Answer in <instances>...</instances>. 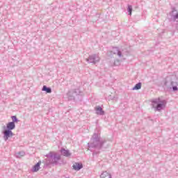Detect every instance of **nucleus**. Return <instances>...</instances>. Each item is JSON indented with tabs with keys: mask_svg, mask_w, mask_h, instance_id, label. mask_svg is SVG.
<instances>
[{
	"mask_svg": "<svg viewBox=\"0 0 178 178\" xmlns=\"http://www.w3.org/2000/svg\"><path fill=\"white\" fill-rule=\"evenodd\" d=\"M106 143V139L101 138V134L95 132L88 143V150L92 152L93 155H98Z\"/></svg>",
	"mask_w": 178,
	"mask_h": 178,
	"instance_id": "nucleus-1",
	"label": "nucleus"
},
{
	"mask_svg": "<svg viewBox=\"0 0 178 178\" xmlns=\"http://www.w3.org/2000/svg\"><path fill=\"white\" fill-rule=\"evenodd\" d=\"M164 86L172 88V91L178 90V77L176 75H168L164 81Z\"/></svg>",
	"mask_w": 178,
	"mask_h": 178,
	"instance_id": "nucleus-2",
	"label": "nucleus"
},
{
	"mask_svg": "<svg viewBox=\"0 0 178 178\" xmlns=\"http://www.w3.org/2000/svg\"><path fill=\"white\" fill-rule=\"evenodd\" d=\"M16 129V124L13 122H8L6 126L3 127V138L4 141H7L10 138V137H13L14 134L12 130H15Z\"/></svg>",
	"mask_w": 178,
	"mask_h": 178,
	"instance_id": "nucleus-3",
	"label": "nucleus"
},
{
	"mask_svg": "<svg viewBox=\"0 0 178 178\" xmlns=\"http://www.w3.org/2000/svg\"><path fill=\"white\" fill-rule=\"evenodd\" d=\"M46 156L49 159V163H46L47 166L49 165H60V163H59L62 159L60 154L54 152H50L49 154H46Z\"/></svg>",
	"mask_w": 178,
	"mask_h": 178,
	"instance_id": "nucleus-4",
	"label": "nucleus"
},
{
	"mask_svg": "<svg viewBox=\"0 0 178 178\" xmlns=\"http://www.w3.org/2000/svg\"><path fill=\"white\" fill-rule=\"evenodd\" d=\"M152 106L155 111L161 112L166 106V100H161V98L153 99Z\"/></svg>",
	"mask_w": 178,
	"mask_h": 178,
	"instance_id": "nucleus-5",
	"label": "nucleus"
},
{
	"mask_svg": "<svg viewBox=\"0 0 178 178\" xmlns=\"http://www.w3.org/2000/svg\"><path fill=\"white\" fill-rule=\"evenodd\" d=\"M99 60H101V58H99V55L98 54L90 55L88 58H86V62H88V63H92V65L98 63Z\"/></svg>",
	"mask_w": 178,
	"mask_h": 178,
	"instance_id": "nucleus-6",
	"label": "nucleus"
},
{
	"mask_svg": "<svg viewBox=\"0 0 178 178\" xmlns=\"http://www.w3.org/2000/svg\"><path fill=\"white\" fill-rule=\"evenodd\" d=\"M80 94V90L79 89H73L70 90L67 95L69 98V99H74V97H77V95H79Z\"/></svg>",
	"mask_w": 178,
	"mask_h": 178,
	"instance_id": "nucleus-7",
	"label": "nucleus"
},
{
	"mask_svg": "<svg viewBox=\"0 0 178 178\" xmlns=\"http://www.w3.org/2000/svg\"><path fill=\"white\" fill-rule=\"evenodd\" d=\"M175 12H176V8H172V10L171 13H170V22H177L178 23V13L175 14Z\"/></svg>",
	"mask_w": 178,
	"mask_h": 178,
	"instance_id": "nucleus-8",
	"label": "nucleus"
},
{
	"mask_svg": "<svg viewBox=\"0 0 178 178\" xmlns=\"http://www.w3.org/2000/svg\"><path fill=\"white\" fill-rule=\"evenodd\" d=\"M60 152L61 155H63V156H65L66 158H69L70 156H72V153L69 149L61 148V149L60 150Z\"/></svg>",
	"mask_w": 178,
	"mask_h": 178,
	"instance_id": "nucleus-9",
	"label": "nucleus"
},
{
	"mask_svg": "<svg viewBox=\"0 0 178 178\" xmlns=\"http://www.w3.org/2000/svg\"><path fill=\"white\" fill-rule=\"evenodd\" d=\"M95 111L96 114L99 115V116H104L105 115V111L99 106L95 107Z\"/></svg>",
	"mask_w": 178,
	"mask_h": 178,
	"instance_id": "nucleus-10",
	"label": "nucleus"
},
{
	"mask_svg": "<svg viewBox=\"0 0 178 178\" xmlns=\"http://www.w3.org/2000/svg\"><path fill=\"white\" fill-rule=\"evenodd\" d=\"M72 168L74 170H81V169H83V164L80 163H75L73 165Z\"/></svg>",
	"mask_w": 178,
	"mask_h": 178,
	"instance_id": "nucleus-11",
	"label": "nucleus"
},
{
	"mask_svg": "<svg viewBox=\"0 0 178 178\" xmlns=\"http://www.w3.org/2000/svg\"><path fill=\"white\" fill-rule=\"evenodd\" d=\"M111 54H113L114 55H116L117 54L120 58L122 57V51H120L118 47H113Z\"/></svg>",
	"mask_w": 178,
	"mask_h": 178,
	"instance_id": "nucleus-12",
	"label": "nucleus"
},
{
	"mask_svg": "<svg viewBox=\"0 0 178 178\" xmlns=\"http://www.w3.org/2000/svg\"><path fill=\"white\" fill-rule=\"evenodd\" d=\"M41 166V161H39L32 168V172H35L40 170Z\"/></svg>",
	"mask_w": 178,
	"mask_h": 178,
	"instance_id": "nucleus-13",
	"label": "nucleus"
},
{
	"mask_svg": "<svg viewBox=\"0 0 178 178\" xmlns=\"http://www.w3.org/2000/svg\"><path fill=\"white\" fill-rule=\"evenodd\" d=\"M100 178H112V175L107 171H104L100 175Z\"/></svg>",
	"mask_w": 178,
	"mask_h": 178,
	"instance_id": "nucleus-14",
	"label": "nucleus"
},
{
	"mask_svg": "<svg viewBox=\"0 0 178 178\" xmlns=\"http://www.w3.org/2000/svg\"><path fill=\"white\" fill-rule=\"evenodd\" d=\"M42 91H45L47 94H51L52 92V89L47 86H43Z\"/></svg>",
	"mask_w": 178,
	"mask_h": 178,
	"instance_id": "nucleus-15",
	"label": "nucleus"
},
{
	"mask_svg": "<svg viewBox=\"0 0 178 178\" xmlns=\"http://www.w3.org/2000/svg\"><path fill=\"white\" fill-rule=\"evenodd\" d=\"M141 86H143V83L141 82H139L136 83L134 87L132 88V90H141Z\"/></svg>",
	"mask_w": 178,
	"mask_h": 178,
	"instance_id": "nucleus-16",
	"label": "nucleus"
},
{
	"mask_svg": "<svg viewBox=\"0 0 178 178\" xmlns=\"http://www.w3.org/2000/svg\"><path fill=\"white\" fill-rule=\"evenodd\" d=\"M24 155H26V152H24L23 151L19 152L15 154L16 158H22V156H24Z\"/></svg>",
	"mask_w": 178,
	"mask_h": 178,
	"instance_id": "nucleus-17",
	"label": "nucleus"
},
{
	"mask_svg": "<svg viewBox=\"0 0 178 178\" xmlns=\"http://www.w3.org/2000/svg\"><path fill=\"white\" fill-rule=\"evenodd\" d=\"M127 12L129 13L128 15L129 16H131V13L133 12V6H131V5H128Z\"/></svg>",
	"mask_w": 178,
	"mask_h": 178,
	"instance_id": "nucleus-18",
	"label": "nucleus"
},
{
	"mask_svg": "<svg viewBox=\"0 0 178 178\" xmlns=\"http://www.w3.org/2000/svg\"><path fill=\"white\" fill-rule=\"evenodd\" d=\"M12 122L11 123H17L19 122V119H17V117L16 115H13L11 116Z\"/></svg>",
	"mask_w": 178,
	"mask_h": 178,
	"instance_id": "nucleus-19",
	"label": "nucleus"
},
{
	"mask_svg": "<svg viewBox=\"0 0 178 178\" xmlns=\"http://www.w3.org/2000/svg\"><path fill=\"white\" fill-rule=\"evenodd\" d=\"M119 65H120V60H115L114 61V66H119Z\"/></svg>",
	"mask_w": 178,
	"mask_h": 178,
	"instance_id": "nucleus-20",
	"label": "nucleus"
},
{
	"mask_svg": "<svg viewBox=\"0 0 178 178\" xmlns=\"http://www.w3.org/2000/svg\"><path fill=\"white\" fill-rule=\"evenodd\" d=\"M65 178H70V177H65Z\"/></svg>",
	"mask_w": 178,
	"mask_h": 178,
	"instance_id": "nucleus-21",
	"label": "nucleus"
}]
</instances>
